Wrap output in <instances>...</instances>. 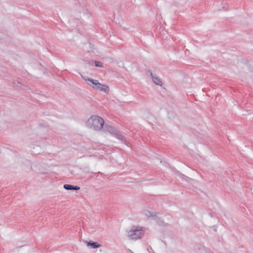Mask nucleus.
<instances>
[{
    "label": "nucleus",
    "instance_id": "5",
    "mask_svg": "<svg viewBox=\"0 0 253 253\" xmlns=\"http://www.w3.org/2000/svg\"><path fill=\"white\" fill-rule=\"evenodd\" d=\"M150 73L153 83L156 85H158L162 86L163 84V83L161 79L159 78L156 75L153 74L151 72H150Z\"/></svg>",
    "mask_w": 253,
    "mask_h": 253
},
{
    "label": "nucleus",
    "instance_id": "9",
    "mask_svg": "<svg viewBox=\"0 0 253 253\" xmlns=\"http://www.w3.org/2000/svg\"><path fill=\"white\" fill-rule=\"evenodd\" d=\"M94 64H95V66L96 67H103L102 63L100 61H95L94 62Z\"/></svg>",
    "mask_w": 253,
    "mask_h": 253
},
{
    "label": "nucleus",
    "instance_id": "7",
    "mask_svg": "<svg viewBox=\"0 0 253 253\" xmlns=\"http://www.w3.org/2000/svg\"><path fill=\"white\" fill-rule=\"evenodd\" d=\"M87 246H90L92 249H96L100 247V245L97 242H87Z\"/></svg>",
    "mask_w": 253,
    "mask_h": 253
},
{
    "label": "nucleus",
    "instance_id": "6",
    "mask_svg": "<svg viewBox=\"0 0 253 253\" xmlns=\"http://www.w3.org/2000/svg\"><path fill=\"white\" fill-rule=\"evenodd\" d=\"M63 187L67 190H78L80 187L78 186H74L70 184H64Z\"/></svg>",
    "mask_w": 253,
    "mask_h": 253
},
{
    "label": "nucleus",
    "instance_id": "8",
    "mask_svg": "<svg viewBox=\"0 0 253 253\" xmlns=\"http://www.w3.org/2000/svg\"><path fill=\"white\" fill-rule=\"evenodd\" d=\"M145 215L147 216L148 218L155 217L156 215L155 212H151L149 211H146L145 212Z\"/></svg>",
    "mask_w": 253,
    "mask_h": 253
},
{
    "label": "nucleus",
    "instance_id": "4",
    "mask_svg": "<svg viewBox=\"0 0 253 253\" xmlns=\"http://www.w3.org/2000/svg\"><path fill=\"white\" fill-rule=\"evenodd\" d=\"M105 129L107 132H108L117 139L121 140L123 139L124 136L122 135L121 132L117 130L114 127L109 125H106L105 126Z\"/></svg>",
    "mask_w": 253,
    "mask_h": 253
},
{
    "label": "nucleus",
    "instance_id": "1",
    "mask_svg": "<svg viewBox=\"0 0 253 253\" xmlns=\"http://www.w3.org/2000/svg\"><path fill=\"white\" fill-rule=\"evenodd\" d=\"M104 124V120L100 117L93 115L90 117L86 122V126L96 131L102 129Z\"/></svg>",
    "mask_w": 253,
    "mask_h": 253
},
{
    "label": "nucleus",
    "instance_id": "3",
    "mask_svg": "<svg viewBox=\"0 0 253 253\" xmlns=\"http://www.w3.org/2000/svg\"><path fill=\"white\" fill-rule=\"evenodd\" d=\"M143 227L139 226L133 227L127 233V236L130 239L136 240L141 239L144 235Z\"/></svg>",
    "mask_w": 253,
    "mask_h": 253
},
{
    "label": "nucleus",
    "instance_id": "2",
    "mask_svg": "<svg viewBox=\"0 0 253 253\" xmlns=\"http://www.w3.org/2000/svg\"><path fill=\"white\" fill-rule=\"evenodd\" d=\"M83 79L94 90L104 91L107 93H109V87L108 85L100 83L98 80H93L88 77H83Z\"/></svg>",
    "mask_w": 253,
    "mask_h": 253
}]
</instances>
